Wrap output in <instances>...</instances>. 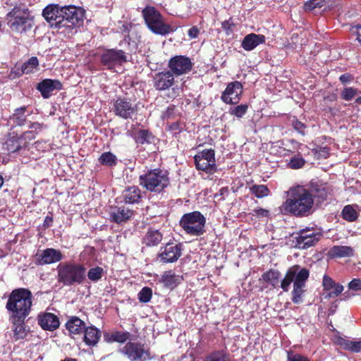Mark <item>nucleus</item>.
<instances>
[{"mask_svg": "<svg viewBox=\"0 0 361 361\" xmlns=\"http://www.w3.org/2000/svg\"><path fill=\"white\" fill-rule=\"evenodd\" d=\"M161 282L169 288H175L180 282V277L173 271H165L161 276Z\"/></svg>", "mask_w": 361, "mask_h": 361, "instance_id": "nucleus-31", "label": "nucleus"}, {"mask_svg": "<svg viewBox=\"0 0 361 361\" xmlns=\"http://www.w3.org/2000/svg\"><path fill=\"white\" fill-rule=\"evenodd\" d=\"M342 215L345 220L353 221L357 218V212L353 205H346L342 211Z\"/></svg>", "mask_w": 361, "mask_h": 361, "instance_id": "nucleus-40", "label": "nucleus"}, {"mask_svg": "<svg viewBox=\"0 0 361 361\" xmlns=\"http://www.w3.org/2000/svg\"><path fill=\"white\" fill-rule=\"evenodd\" d=\"M281 273L278 270L270 269L262 275L264 281L276 286L279 284Z\"/></svg>", "mask_w": 361, "mask_h": 361, "instance_id": "nucleus-35", "label": "nucleus"}, {"mask_svg": "<svg viewBox=\"0 0 361 361\" xmlns=\"http://www.w3.org/2000/svg\"><path fill=\"white\" fill-rule=\"evenodd\" d=\"M182 255V245L176 243H168L160 248L159 258L163 263L176 262Z\"/></svg>", "mask_w": 361, "mask_h": 361, "instance_id": "nucleus-13", "label": "nucleus"}, {"mask_svg": "<svg viewBox=\"0 0 361 361\" xmlns=\"http://www.w3.org/2000/svg\"><path fill=\"white\" fill-rule=\"evenodd\" d=\"M6 21L12 32L20 34L27 32L34 25V18L25 6H15L7 13Z\"/></svg>", "mask_w": 361, "mask_h": 361, "instance_id": "nucleus-5", "label": "nucleus"}, {"mask_svg": "<svg viewBox=\"0 0 361 361\" xmlns=\"http://www.w3.org/2000/svg\"><path fill=\"white\" fill-rule=\"evenodd\" d=\"M82 336H83V341L87 345L94 347L99 343L102 333L99 329L93 325H90L86 327Z\"/></svg>", "mask_w": 361, "mask_h": 361, "instance_id": "nucleus-25", "label": "nucleus"}, {"mask_svg": "<svg viewBox=\"0 0 361 361\" xmlns=\"http://www.w3.org/2000/svg\"><path fill=\"white\" fill-rule=\"evenodd\" d=\"M153 138L152 133L147 130H140L134 136L135 142L141 145L151 143Z\"/></svg>", "mask_w": 361, "mask_h": 361, "instance_id": "nucleus-38", "label": "nucleus"}, {"mask_svg": "<svg viewBox=\"0 0 361 361\" xmlns=\"http://www.w3.org/2000/svg\"><path fill=\"white\" fill-rule=\"evenodd\" d=\"M169 68L173 74L180 75L188 73L192 66L190 59L185 56H176L169 61Z\"/></svg>", "mask_w": 361, "mask_h": 361, "instance_id": "nucleus-14", "label": "nucleus"}, {"mask_svg": "<svg viewBox=\"0 0 361 361\" xmlns=\"http://www.w3.org/2000/svg\"><path fill=\"white\" fill-rule=\"evenodd\" d=\"M37 90L40 92L44 99L49 98L51 93L62 89V84L58 80L44 79L37 85Z\"/></svg>", "mask_w": 361, "mask_h": 361, "instance_id": "nucleus-21", "label": "nucleus"}, {"mask_svg": "<svg viewBox=\"0 0 361 361\" xmlns=\"http://www.w3.org/2000/svg\"><path fill=\"white\" fill-rule=\"evenodd\" d=\"M228 188H221L219 190V194H218L217 195L223 196L224 194H228Z\"/></svg>", "mask_w": 361, "mask_h": 361, "instance_id": "nucleus-60", "label": "nucleus"}, {"mask_svg": "<svg viewBox=\"0 0 361 361\" xmlns=\"http://www.w3.org/2000/svg\"><path fill=\"white\" fill-rule=\"evenodd\" d=\"M101 61L104 66L111 68L115 65H121L127 61V57L122 50L112 49L102 55Z\"/></svg>", "mask_w": 361, "mask_h": 361, "instance_id": "nucleus-17", "label": "nucleus"}, {"mask_svg": "<svg viewBox=\"0 0 361 361\" xmlns=\"http://www.w3.org/2000/svg\"><path fill=\"white\" fill-rule=\"evenodd\" d=\"M200 33V30L197 26L192 27L188 32V35L191 39L197 38Z\"/></svg>", "mask_w": 361, "mask_h": 361, "instance_id": "nucleus-57", "label": "nucleus"}, {"mask_svg": "<svg viewBox=\"0 0 361 361\" xmlns=\"http://www.w3.org/2000/svg\"><path fill=\"white\" fill-rule=\"evenodd\" d=\"M4 183V179L1 176H0V188L2 186Z\"/></svg>", "mask_w": 361, "mask_h": 361, "instance_id": "nucleus-61", "label": "nucleus"}, {"mask_svg": "<svg viewBox=\"0 0 361 361\" xmlns=\"http://www.w3.org/2000/svg\"><path fill=\"white\" fill-rule=\"evenodd\" d=\"M142 16L147 27L157 35H166L174 31L171 25L164 22L162 16L153 6L145 7Z\"/></svg>", "mask_w": 361, "mask_h": 361, "instance_id": "nucleus-8", "label": "nucleus"}, {"mask_svg": "<svg viewBox=\"0 0 361 361\" xmlns=\"http://www.w3.org/2000/svg\"><path fill=\"white\" fill-rule=\"evenodd\" d=\"M57 280L65 286L80 284L85 279V268L75 263H60L57 268Z\"/></svg>", "mask_w": 361, "mask_h": 361, "instance_id": "nucleus-6", "label": "nucleus"}, {"mask_svg": "<svg viewBox=\"0 0 361 361\" xmlns=\"http://www.w3.org/2000/svg\"><path fill=\"white\" fill-rule=\"evenodd\" d=\"M25 319L23 318H9L11 323V330L13 331L12 338L17 341L24 339L29 333V329L25 324Z\"/></svg>", "mask_w": 361, "mask_h": 361, "instance_id": "nucleus-22", "label": "nucleus"}, {"mask_svg": "<svg viewBox=\"0 0 361 361\" xmlns=\"http://www.w3.org/2000/svg\"><path fill=\"white\" fill-rule=\"evenodd\" d=\"M119 352L130 361H147L151 358L149 350L140 343L128 342Z\"/></svg>", "mask_w": 361, "mask_h": 361, "instance_id": "nucleus-10", "label": "nucleus"}, {"mask_svg": "<svg viewBox=\"0 0 361 361\" xmlns=\"http://www.w3.org/2000/svg\"><path fill=\"white\" fill-rule=\"evenodd\" d=\"M123 200L126 203H137L141 200V191L137 186H130L123 192Z\"/></svg>", "mask_w": 361, "mask_h": 361, "instance_id": "nucleus-30", "label": "nucleus"}, {"mask_svg": "<svg viewBox=\"0 0 361 361\" xmlns=\"http://www.w3.org/2000/svg\"><path fill=\"white\" fill-rule=\"evenodd\" d=\"M6 149L9 153H14L22 148L27 147V141H24L20 138V135L16 133H10L8 138L5 143Z\"/></svg>", "mask_w": 361, "mask_h": 361, "instance_id": "nucleus-28", "label": "nucleus"}, {"mask_svg": "<svg viewBox=\"0 0 361 361\" xmlns=\"http://www.w3.org/2000/svg\"><path fill=\"white\" fill-rule=\"evenodd\" d=\"M357 94V89L353 87H345L342 90L341 97L345 101H350Z\"/></svg>", "mask_w": 361, "mask_h": 361, "instance_id": "nucleus-47", "label": "nucleus"}, {"mask_svg": "<svg viewBox=\"0 0 361 361\" xmlns=\"http://www.w3.org/2000/svg\"><path fill=\"white\" fill-rule=\"evenodd\" d=\"M338 344L345 350L353 353L361 352V341H353L345 338H339Z\"/></svg>", "mask_w": 361, "mask_h": 361, "instance_id": "nucleus-34", "label": "nucleus"}, {"mask_svg": "<svg viewBox=\"0 0 361 361\" xmlns=\"http://www.w3.org/2000/svg\"><path fill=\"white\" fill-rule=\"evenodd\" d=\"M310 191L313 194V200L316 199L319 202L324 201L327 197V192L322 186L318 188H313Z\"/></svg>", "mask_w": 361, "mask_h": 361, "instance_id": "nucleus-45", "label": "nucleus"}, {"mask_svg": "<svg viewBox=\"0 0 361 361\" xmlns=\"http://www.w3.org/2000/svg\"><path fill=\"white\" fill-rule=\"evenodd\" d=\"M355 102L361 104V97L356 99Z\"/></svg>", "mask_w": 361, "mask_h": 361, "instance_id": "nucleus-62", "label": "nucleus"}, {"mask_svg": "<svg viewBox=\"0 0 361 361\" xmlns=\"http://www.w3.org/2000/svg\"><path fill=\"white\" fill-rule=\"evenodd\" d=\"M310 276V271L299 265L290 267L281 282V288L287 292L293 283V288L291 292L292 301L294 304H300L303 302L302 296L305 292L306 282Z\"/></svg>", "mask_w": 361, "mask_h": 361, "instance_id": "nucleus-3", "label": "nucleus"}, {"mask_svg": "<svg viewBox=\"0 0 361 361\" xmlns=\"http://www.w3.org/2000/svg\"><path fill=\"white\" fill-rule=\"evenodd\" d=\"M318 159H326L329 154V148L327 147H318L313 149Z\"/></svg>", "mask_w": 361, "mask_h": 361, "instance_id": "nucleus-50", "label": "nucleus"}, {"mask_svg": "<svg viewBox=\"0 0 361 361\" xmlns=\"http://www.w3.org/2000/svg\"><path fill=\"white\" fill-rule=\"evenodd\" d=\"M305 161L302 157H292L288 163V166L290 169H298L303 166Z\"/></svg>", "mask_w": 361, "mask_h": 361, "instance_id": "nucleus-49", "label": "nucleus"}, {"mask_svg": "<svg viewBox=\"0 0 361 361\" xmlns=\"http://www.w3.org/2000/svg\"><path fill=\"white\" fill-rule=\"evenodd\" d=\"M111 219L117 224H121L128 220L133 214V212L124 207H112L109 212Z\"/></svg>", "mask_w": 361, "mask_h": 361, "instance_id": "nucleus-26", "label": "nucleus"}, {"mask_svg": "<svg viewBox=\"0 0 361 361\" xmlns=\"http://www.w3.org/2000/svg\"><path fill=\"white\" fill-rule=\"evenodd\" d=\"M252 216H255L257 218L267 217L269 215V211L262 208H255L252 210L250 213Z\"/></svg>", "mask_w": 361, "mask_h": 361, "instance_id": "nucleus-53", "label": "nucleus"}, {"mask_svg": "<svg viewBox=\"0 0 361 361\" xmlns=\"http://www.w3.org/2000/svg\"><path fill=\"white\" fill-rule=\"evenodd\" d=\"M314 205L313 194L304 186L298 185L290 189L287 200L281 207L284 214L295 216H307L312 212Z\"/></svg>", "mask_w": 361, "mask_h": 361, "instance_id": "nucleus-2", "label": "nucleus"}, {"mask_svg": "<svg viewBox=\"0 0 361 361\" xmlns=\"http://www.w3.org/2000/svg\"><path fill=\"white\" fill-rule=\"evenodd\" d=\"M20 138H23L24 141H27V145L30 140H34L36 137V135H35L30 130L25 131L22 135H20Z\"/></svg>", "mask_w": 361, "mask_h": 361, "instance_id": "nucleus-55", "label": "nucleus"}, {"mask_svg": "<svg viewBox=\"0 0 361 361\" xmlns=\"http://www.w3.org/2000/svg\"><path fill=\"white\" fill-rule=\"evenodd\" d=\"M49 219V217H48V216H47V217H46L45 221H49V220H51V218H49V219Z\"/></svg>", "mask_w": 361, "mask_h": 361, "instance_id": "nucleus-63", "label": "nucleus"}, {"mask_svg": "<svg viewBox=\"0 0 361 361\" xmlns=\"http://www.w3.org/2000/svg\"><path fill=\"white\" fill-rule=\"evenodd\" d=\"M348 288L352 290H361V280L354 279L348 283Z\"/></svg>", "mask_w": 361, "mask_h": 361, "instance_id": "nucleus-54", "label": "nucleus"}, {"mask_svg": "<svg viewBox=\"0 0 361 361\" xmlns=\"http://www.w3.org/2000/svg\"><path fill=\"white\" fill-rule=\"evenodd\" d=\"M250 191L257 198H262L269 195V190L264 185H254L250 188Z\"/></svg>", "mask_w": 361, "mask_h": 361, "instance_id": "nucleus-41", "label": "nucleus"}, {"mask_svg": "<svg viewBox=\"0 0 361 361\" xmlns=\"http://www.w3.org/2000/svg\"><path fill=\"white\" fill-rule=\"evenodd\" d=\"M28 127L30 130L36 135L47 128V126L44 124L38 122L30 123Z\"/></svg>", "mask_w": 361, "mask_h": 361, "instance_id": "nucleus-51", "label": "nucleus"}, {"mask_svg": "<svg viewBox=\"0 0 361 361\" xmlns=\"http://www.w3.org/2000/svg\"><path fill=\"white\" fill-rule=\"evenodd\" d=\"M325 5V0H309L304 4V10L307 12L312 11L317 8H322Z\"/></svg>", "mask_w": 361, "mask_h": 361, "instance_id": "nucleus-44", "label": "nucleus"}, {"mask_svg": "<svg viewBox=\"0 0 361 361\" xmlns=\"http://www.w3.org/2000/svg\"><path fill=\"white\" fill-rule=\"evenodd\" d=\"M39 325L47 331H54L60 325L59 319L56 315L53 313L44 312L39 314L37 317Z\"/></svg>", "mask_w": 361, "mask_h": 361, "instance_id": "nucleus-23", "label": "nucleus"}, {"mask_svg": "<svg viewBox=\"0 0 361 361\" xmlns=\"http://www.w3.org/2000/svg\"><path fill=\"white\" fill-rule=\"evenodd\" d=\"M49 219V217H48V216H47V217H46L45 221H49V220H51V218H49V219Z\"/></svg>", "mask_w": 361, "mask_h": 361, "instance_id": "nucleus-64", "label": "nucleus"}, {"mask_svg": "<svg viewBox=\"0 0 361 361\" xmlns=\"http://www.w3.org/2000/svg\"><path fill=\"white\" fill-rule=\"evenodd\" d=\"M84 14L83 9L72 5L49 4L42 11V16L50 26L59 29L80 27L83 23Z\"/></svg>", "mask_w": 361, "mask_h": 361, "instance_id": "nucleus-1", "label": "nucleus"}, {"mask_svg": "<svg viewBox=\"0 0 361 361\" xmlns=\"http://www.w3.org/2000/svg\"><path fill=\"white\" fill-rule=\"evenodd\" d=\"M352 31L357 35V39L361 44V25L353 27Z\"/></svg>", "mask_w": 361, "mask_h": 361, "instance_id": "nucleus-58", "label": "nucleus"}, {"mask_svg": "<svg viewBox=\"0 0 361 361\" xmlns=\"http://www.w3.org/2000/svg\"><path fill=\"white\" fill-rule=\"evenodd\" d=\"M322 235L313 229H302L298 233L295 239V246L300 249H307L318 242Z\"/></svg>", "mask_w": 361, "mask_h": 361, "instance_id": "nucleus-12", "label": "nucleus"}, {"mask_svg": "<svg viewBox=\"0 0 361 361\" xmlns=\"http://www.w3.org/2000/svg\"><path fill=\"white\" fill-rule=\"evenodd\" d=\"M39 61L37 58L32 56L22 65L21 70L24 74H30L37 71Z\"/></svg>", "mask_w": 361, "mask_h": 361, "instance_id": "nucleus-37", "label": "nucleus"}, {"mask_svg": "<svg viewBox=\"0 0 361 361\" xmlns=\"http://www.w3.org/2000/svg\"><path fill=\"white\" fill-rule=\"evenodd\" d=\"M104 274V269L100 267L91 268L87 272L88 279L94 282L99 281Z\"/></svg>", "mask_w": 361, "mask_h": 361, "instance_id": "nucleus-43", "label": "nucleus"}, {"mask_svg": "<svg viewBox=\"0 0 361 361\" xmlns=\"http://www.w3.org/2000/svg\"><path fill=\"white\" fill-rule=\"evenodd\" d=\"M354 250L351 247L345 245H335L328 251V256L331 258L346 257L353 255Z\"/></svg>", "mask_w": 361, "mask_h": 361, "instance_id": "nucleus-29", "label": "nucleus"}, {"mask_svg": "<svg viewBox=\"0 0 361 361\" xmlns=\"http://www.w3.org/2000/svg\"><path fill=\"white\" fill-rule=\"evenodd\" d=\"M130 336V333L127 331H114L111 334H105L104 338L108 343H125L129 338Z\"/></svg>", "mask_w": 361, "mask_h": 361, "instance_id": "nucleus-32", "label": "nucleus"}, {"mask_svg": "<svg viewBox=\"0 0 361 361\" xmlns=\"http://www.w3.org/2000/svg\"><path fill=\"white\" fill-rule=\"evenodd\" d=\"M266 37L263 35H257L255 33H250L243 38L241 42V47L245 51H252L255 49L258 45L264 44Z\"/></svg>", "mask_w": 361, "mask_h": 361, "instance_id": "nucleus-27", "label": "nucleus"}, {"mask_svg": "<svg viewBox=\"0 0 361 361\" xmlns=\"http://www.w3.org/2000/svg\"><path fill=\"white\" fill-rule=\"evenodd\" d=\"M350 75L348 74H343L340 76V81L345 84L350 81Z\"/></svg>", "mask_w": 361, "mask_h": 361, "instance_id": "nucleus-59", "label": "nucleus"}, {"mask_svg": "<svg viewBox=\"0 0 361 361\" xmlns=\"http://www.w3.org/2000/svg\"><path fill=\"white\" fill-rule=\"evenodd\" d=\"M153 85L159 91L169 89L174 83L173 74L170 71L159 72L153 76Z\"/></svg>", "mask_w": 361, "mask_h": 361, "instance_id": "nucleus-20", "label": "nucleus"}, {"mask_svg": "<svg viewBox=\"0 0 361 361\" xmlns=\"http://www.w3.org/2000/svg\"><path fill=\"white\" fill-rule=\"evenodd\" d=\"M116 157L111 152H104L99 158V161L102 165L112 166L116 164Z\"/></svg>", "mask_w": 361, "mask_h": 361, "instance_id": "nucleus-39", "label": "nucleus"}, {"mask_svg": "<svg viewBox=\"0 0 361 361\" xmlns=\"http://www.w3.org/2000/svg\"><path fill=\"white\" fill-rule=\"evenodd\" d=\"M206 218L200 212L185 214L180 220L183 231L192 236H200L205 232Z\"/></svg>", "mask_w": 361, "mask_h": 361, "instance_id": "nucleus-9", "label": "nucleus"}, {"mask_svg": "<svg viewBox=\"0 0 361 361\" xmlns=\"http://www.w3.org/2000/svg\"><path fill=\"white\" fill-rule=\"evenodd\" d=\"M322 287L324 293L322 295L324 299H329L338 296L343 290V286L336 283L329 276L324 274L322 279Z\"/></svg>", "mask_w": 361, "mask_h": 361, "instance_id": "nucleus-18", "label": "nucleus"}, {"mask_svg": "<svg viewBox=\"0 0 361 361\" xmlns=\"http://www.w3.org/2000/svg\"><path fill=\"white\" fill-rule=\"evenodd\" d=\"M247 105L240 104L233 109H231L230 113L231 115H233L238 118H241L245 114V113L247 111Z\"/></svg>", "mask_w": 361, "mask_h": 361, "instance_id": "nucleus-48", "label": "nucleus"}, {"mask_svg": "<svg viewBox=\"0 0 361 361\" xmlns=\"http://www.w3.org/2000/svg\"><path fill=\"white\" fill-rule=\"evenodd\" d=\"M243 85L239 81L228 83L221 95V99L226 104H237L243 93Z\"/></svg>", "mask_w": 361, "mask_h": 361, "instance_id": "nucleus-16", "label": "nucleus"}, {"mask_svg": "<svg viewBox=\"0 0 361 361\" xmlns=\"http://www.w3.org/2000/svg\"><path fill=\"white\" fill-rule=\"evenodd\" d=\"M139 183L148 191L159 193L169 184V173L159 169L149 170L140 176Z\"/></svg>", "mask_w": 361, "mask_h": 361, "instance_id": "nucleus-7", "label": "nucleus"}, {"mask_svg": "<svg viewBox=\"0 0 361 361\" xmlns=\"http://www.w3.org/2000/svg\"><path fill=\"white\" fill-rule=\"evenodd\" d=\"M40 264H49L61 261L63 255L60 250L54 248H47L42 253L37 255Z\"/></svg>", "mask_w": 361, "mask_h": 361, "instance_id": "nucleus-24", "label": "nucleus"}, {"mask_svg": "<svg viewBox=\"0 0 361 361\" xmlns=\"http://www.w3.org/2000/svg\"><path fill=\"white\" fill-rule=\"evenodd\" d=\"M291 122H292V126L295 130H297L298 133H300V134H302L303 135L305 134L306 126L303 123L298 121L295 118H293V119L291 121Z\"/></svg>", "mask_w": 361, "mask_h": 361, "instance_id": "nucleus-52", "label": "nucleus"}, {"mask_svg": "<svg viewBox=\"0 0 361 361\" xmlns=\"http://www.w3.org/2000/svg\"><path fill=\"white\" fill-rule=\"evenodd\" d=\"M114 112L122 118H132L137 113V106L127 99L118 98L114 104Z\"/></svg>", "mask_w": 361, "mask_h": 361, "instance_id": "nucleus-15", "label": "nucleus"}, {"mask_svg": "<svg viewBox=\"0 0 361 361\" xmlns=\"http://www.w3.org/2000/svg\"><path fill=\"white\" fill-rule=\"evenodd\" d=\"M288 361H308V360L299 354L288 353Z\"/></svg>", "mask_w": 361, "mask_h": 361, "instance_id": "nucleus-56", "label": "nucleus"}, {"mask_svg": "<svg viewBox=\"0 0 361 361\" xmlns=\"http://www.w3.org/2000/svg\"><path fill=\"white\" fill-rule=\"evenodd\" d=\"M32 306V294L27 288H19L14 289L9 294L6 304V309L9 314V318H23L30 314Z\"/></svg>", "mask_w": 361, "mask_h": 361, "instance_id": "nucleus-4", "label": "nucleus"}, {"mask_svg": "<svg viewBox=\"0 0 361 361\" xmlns=\"http://www.w3.org/2000/svg\"><path fill=\"white\" fill-rule=\"evenodd\" d=\"M204 361H231L229 355L224 351H215L209 355Z\"/></svg>", "mask_w": 361, "mask_h": 361, "instance_id": "nucleus-42", "label": "nucleus"}, {"mask_svg": "<svg viewBox=\"0 0 361 361\" xmlns=\"http://www.w3.org/2000/svg\"><path fill=\"white\" fill-rule=\"evenodd\" d=\"M138 300L140 302L147 303L150 301L152 296V290L149 287H144L138 293Z\"/></svg>", "mask_w": 361, "mask_h": 361, "instance_id": "nucleus-46", "label": "nucleus"}, {"mask_svg": "<svg viewBox=\"0 0 361 361\" xmlns=\"http://www.w3.org/2000/svg\"><path fill=\"white\" fill-rule=\"evenodd\" d=\"M26 111L27 109L25 106L16 109L12 117L13 123L18 126L25 125L27 123Z\"/></svg>", "mask_w": 361, "mask_h": 361, "instance_id": "nucleus-36", "label": "nucleus"}, {"mask_svg": "<svg viewBox=\"0 0 361 361\" xmlns=\"http://www.w3.org/2000/svg\"><path fill=\"white\" fill-rule=\"evenodd\" d=\"M162 240V234L157 230H150L146 233L143 240L147 246L157 245Z\"/></svg>", "mask_w": 361, "mask_h": 361, "instance_id": "nucleus-33", "label": "nucleus"}, {"mask_svg": "<svg viewBox=\"0 0 361 361\" xmlns=\"http://www.w3.org/2000/svg\"><path fill=\"white\" fill-rule=\"evenodd\" d=\"M86 327L85 322L76 316L70 317L66 323L68 335L73 339L81 338Z\"/></svg>", "mask_w": 361, "mask_h": 361, "instance_id": "nucleus-19", "label": "nucleus"}, {"mask_svg": "<svg viewBox=\"0 0 361 361\" xmlns=\"http://www.w3.org/2000/svg\"><path fill=\"white\" fill-rule=\"evenodd\" d=\"M197 170L212 174L216 171L214 150L204 149L194 157Z\"/></svg>", "mask_w": 361, "mask_h": 361, "instance_id": "nucleus-11", "label": "nucleus"}]
</instances>
